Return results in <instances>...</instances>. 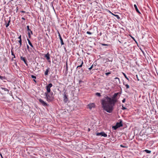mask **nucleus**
<instances>
[{"mask_svg":"<svg viewBox=\"0 0 158 158\" xmlns=\"http://www.w3.org/2000/svg\"><path fill=\"white\" fill-rule=\"evenodd\" d=\"M117 99H102L101 102L103 110L109 113H111L114 109Z\"/></svg>","mask_w":158,"mask_h":158,"instance_id":"f257e3e1","label":"nucleus"},{"mask_svg":"<svg viewBox=\"0 0 158 158\" xmlns=\"http://www.w3.org/2000/svg\"><path fill=\"white\" fill-rule=\"evenodd\" d=\"M78 61H79L80 63H81L80 65H77V68L76 71H77L80 74H82L84 70L82 68H81L82 67L83 62L82 60H81V59H78Z\"/></svg>","mask_w":158,"mask_h":158,"instance_id":"f03ea898","label":"nucleus"},{"mask_svg":"<svg viewBox=\"0 0 158 158\" xmlns=\"http://www.w3.org/2000/svg\"><path fill=\"white\" fill-rule=\"evenodd\" d=\"M52 86V84L50 83L48 84L46 87V88L47 89V92L45 93H50L51 89L50 88Z\"/></svg>","mask_w":158,"mask_h":158,"instance_id":"7ed1b4c3","label":"nucleus"},{"mask_svg":"<svg viewBox=\"0 0 158 158\" xmlns=\"http://www.w3.org/2000/svg\"><path fill=\"white\" fill-rule=\"evenodd\" d=\"M46 99H48V98H54L53 93L52 92L49 93H45Z\"/></svg>","mask_w":158,"mask_h":158,"instance_id":"20e7f679","label":"nucleus"},{"mask_svg":"<svg viewBox=\"0 0 158 158\" xmlns=\"http://www.w3.org/2000/svg\"><path fill=\"white\" fill-rule=\"evenodd\" d=\"M96 134L97 136H101L104 137H106L107 136V135L103 131L100 133H96Z\"/></svg>","mask_w":158,"mask_h":158,"instance_id":"39448f33","label":"nucleus"},{"mask_svg":"<svg viewBox=\"0 0 158 158\" xmlns=\"http://www.w3.org/2000/svg\"><path fill=\"white\" fill-rule=\"evenodd\" d=\"M44 57L46 58L48 62H51L50 54L49 52H48L46 54H45Z\"/></svg>","mask_w":158,"mask_h":158,"instance_id":"423d86ee","label":"nucleus"},{"mask_svg":"<svg viewBox=\"0 0 158 158\" xmlns=\"http://www.w3.org/2000/svg\"><path fill=\"white\" fill-rule=\"evenodd\" d=\"M121 94V92L120 91L115 93L113 95V97L112 99H116V98H118V96H120Z\"/></svg>","mask_w":158,"mask_h":158,"instance_id":"0eeeda50","label":"nucleus"},{"mask_svg":"<svg viewBox=\"0 0 158 158\" xmlns=\"http://www.w3.org/2000/svg\"><path fill=\"white\" fill-rule=\"evenodd\" d=\"M20 59L21 60H22L24 61V63L27 66L28 65L26 57H23L22 56H21Z\"/></svg>","mask_w":158,"mask_h":158,"instance_id":"6e6552de","label":"nucleus"},{"mask_svg":"<svg viewBox=\"0 0 158 158\" xmlns=\"http://www.w3.org/2000/svg\"><path fill=\"white\" fill-rule=\"evenodd\" d=\"M40 102L44 106H46L48 105L47 103L45 102L42 99H39Z\"/></svg>","mask_w":158,"mask_h":158,"instance_id":"1a4fd4ad","label":"nucleus"},{"mask_svg":"<svg viewBox=\"0 0 158 158\" xmlns=\"http://www.w3.org/2000/svg\"><path fill=\"white\" fill-rule=\"evenodd\" d=\"M116 125V126H117L118 128L122 127L123 125L122 120H120L119 122L117 123Z\"/></svg>","mask_w":158,"mask_h":158,"instance_id":"9d476101","label":"nucleus"},{"mask_svg":"<svg viewBox=\"0 0 158 158\" xmlns=\"http://www.w3.org/2000/svg\"><path fill=\"white\" fill-rule=\"evenodd\" d=\"M58 36L59 37L60 39V43L61 45H63L64 44V43L63 42V40L59 32H58Z\"/></svg>","mask_w":158,"mask_h":158,"instance_id":"9b49d317","label":"nucleus"},{"mask_svg":"<svg viewBox=\"0 0 158 158\" xmlns=\"http://www.w3.org/2000/svg\"><path fill=\"white\" fill-rule=\"evenodd\" d=\"M88 108L89 109H91L92 108L94 107L95 105L94 104L92 103L89 104L88 105Z\"/></svg>","mask_w":158,"mask_h":158,"instance_id":"f8f14e48","label":"nucleus"},{"mask_svg":"<svg viewBox=\"0 0 158 158\" xmlns=\"http://www.w3.org/2000/svg\"><path fill=\"white\" fill-rule=\"evenodd\" d=\"M68 63H67V61L66 62V70L64 72L65 74H67L68 73Z\"/></svg>","mask_w":158,"mask_h":158,"instance_id":"ddd939ff","label":"nucleus"},{"mask_svg":"<svg viewBox=\"0 0 158 158\" xmlns=\"http://www.w3.org/2000/svg\"><path fill=\"white\" fill-rule=\"evenodd\" d=\"M134 6L135 8V10L136 11V12L137 13H138L139 14H141V13L140 12V11H139V10L136 5V4H134Z\"/></svg>","mask_w":158,"mask_h":158,"instance_id":"4468645a","label":"nucleus"},{"mask_svg":"<svg viewBox=\"0 0 158 158\" xmlns=\"http://www.w3.org/2000/svg\"><path fill=\"white\" fill-rule=\"evenodd\" d=\"M9 20L8 21V22L6 24V27L7 28L10 25V19H11V17H10L9 18Z\"/></svg>","mask_w":158,"mask_h":158,"instance_id":"2eb2a0df","label":"nucleus"},{"mask_svg":"<svg viewBox=\"0 0 158 158\" xmlns=\"http://www.w3.org/2000/svg\"><path fill=\"white\" fill-rule=\"evenodd\" d=\"M50 70V68H48L46 70L44 73V75L45 76H47L48 75V72Z\"/></svg>","mask_w":158,"mask_h":158,"instance_id":"dca6fc26","label":"nucleus"},{"mask_svg":"<svg viewBox=\"0 0 158 158\" xmlns=\"http://www.w3.org/2000/svg\"><path fill=\"white\" fill-rule=\"evenodd\" d=\"M27 31H29L30 32H31V33L32 35L33 34V32L31 30V29L29 28V26L28 25H27Z\"/></svg>","mask_w":158,"mask_h":158,"instance_id":"f3484780","label":"nucleus"},{"mask_svg":"<svg viewBox=\"0 0 158 158\" xmlns=\"http://www.w3.org/2000/svg\"><path fill=\"white\" fill-rule=\"evenodd\" d=\"M123 85L126 86L127 89H129L130 87L129 85L128 84H126L124 82H123Z\"/></svg>","mask_w":158,"mask_h":158,"instance_id":"a211bd4d","label":"nucleus"},{"mask_svg":"<svg viewBox=\"0 0 158 158\" xmlns=\"http://www.w3.org/2000/svg\"><path fill=\"white\" fill-rule=\"evenodd\" d=\"M122 73L123 75L125 77V78L129 81H130V80L128 78L126 74L122 72Z\"/></svg>","mask_w":158,"mask_h":158,"instance_id":"6ab92c4d","label":"nucleus"},{"mask_svg":"<svg viewBox=\"0 0 158 158\" xmlns=\"http://www.w3.org/2000/svg\"><path fill=\"white\" fill-rule=\"evenodd\" d=\"M1 89H2V90H4L5 91H6V92H9V90L6 88H3V87H1Z\"/></svg>","mask_w":158,"mask_h":158,"instance_id":"aec40b11","label":"nucleus"},{"mask_svg":"<svg viewBox=\"0 0 158 158\" xmlns=\"http://www.w3.org/2000/svg\"><path fill=\"white\" fill-rule=\"evenodd\" d=\"M27 40L28 42V43L29 44V45L31 46H32V45H33L32 44V43H31V42L30 41V40H29V39L28 38H27Z\"/></svg>","mask_w":158,"mask_h":158,"instance_id":"412c9836","label":"nucleus"},{"mask_svg":"<svg viewBox=\"0 0 158 158\" xmlns=\"http://www.w3.org/2000/svg\"><path fill=\"white\" fill-rule=\"evenodd\" d=\"M112 14L113 15H114L115 17L116 18H117V19H120V18L118 15H115L114 14L112 13Z\"/></svg>","mask_w":158,"mask_h":158,"instance_id":"4be33fe9","label":"nucleus"},{"mask_svg":"<svg viewBox=\"0 0 158 158\" xmlns=\"http://www.w3.org/2000/svg\"><path fill=\"white\" fill-rule=\"evenodd\" d=\"M143 151L147 153H150L151 152V151L147 149H145L144 151Z\"/></svg>","mask_w":158,"mask_h":158,"instance_id":"5701e85b","label":"nucleus"},{"mask_svg":"<svg viewBox=\"0 0 158 158\" xmlns=\"http://www.w3.org/2000/svg\"><path fill=\"white\" fill-rule=\"evenodd\" d=\"M112 128L114 130H116L118 128V127L116 125H115L113 126L112 127Z\"/></svg>","mask_w":158,"mask_h":158,"instance_id":"b1692460","label":"nucleus"},{"mask_svg":"<svg viewBox=\"0 0 158 158\" xmlns=\"http://www.w3.org/2000/svg\"><path fill=\"white\" fill-rule=\"evenodd\" d=\"M95 95L98 97H100L101 96V94L99 93H96Z\"/></svg>","mask_w":158,"mask_h":158,"instance_id":"393cba45","label":"nucleus"},{"mask_svg":"<svg viewBox=\"0 0 158 158\" xmlns=\"http://www.w3.org/2000/svg\"><path fill=\"white\" fill-rule=\"evenodd\" d=\"M19 48H20L21 46H22V40H19Z\"/></svg>","mask_w":158,"mask_h":158,"instance_id":"a878e982","label":"nucleus"},{"mask_svg":"<svg viewBox=\"0 0 158 158\" xmlns=\"http://www.w3.org/2000/svg\"><path fill=\"white\" fill-rule=\"evenodd\" d=\"M27 48L28 52H31V51L30 50V48L29 47L28 45H27Z\"/></svg>","mask_w":158,"mask_h":158,"instance_id":"bb28decb","label":"nucleus"},{"mask_svg":"<svg viewBox=\"0 0 158 158\" xmlns=\"http://www.w3.org/2000/svg\"><path fill=\"white\" fill-rule=\"evenodd\" d=\"M0 79L2 80L5 79V77H3L0 75Z\"/></svg>","mask_w":158,"mask_h":158,"instance_id":"cd10ccee","label":"nucleus"},{"mask_svg":"<svg viewBox=\"0 0 158 158\" xmlns=\"http://www.w3.org/2000/svg\"><path fill=\"white\" fill-rule=\"evenodd\" d=\"M11 55L12 56H14V57L15 58V56L14 54V52L12 50L11 51Z\"/></svg>","mask_w":158,"mask_h":158,"instance_id":"c85d7f7f","label":"nucleus"},{"mask_svg":"<svg viewBox=\"0 0 158 158\" xmlns=\"http://www.w3.org/2000/svg\"><path fill=\"white\" fill-rule=\"evenodd\" d=\"M28 37L29 38H31V32H30L29 31H28Z\"/></svg>","mask_w":158,"mask_h":158,"instance_id":"c756f323","label":"nucleus"},{"mask_svg":"<svg viewBox=\"0 0 158 158\" xmlns=\"http://www.w3.org/2000/svg\"><path fill=\"white\" fill-rule=\"evenodd\" d=\"M31 77L32 78H33V79H36V77L34 75H31Z\"/></svg>","mask_w":158,"mask_h":158,"instance_id":"7c9ffc66","label":"nucleus"},{"mask_svg":"<svg viewBox=\"0 0 158 158\" xmlns=\"http://www.w3.org/2000/svg\"><path fill=\"white\" fill-rule=\"evenodd\" d=\"M64 99H68L67 96L65 94V93L64 94Z\"/></svg>","mask_w":158,"mask_h":158,"instance_id":"2f4dec72","label":"nucleus"},{"mask_svg":"<svg viewBox=\"0 0 158 158\" xmlns=\"http://www.w3.org/2000/svg\"><path fill=\"white\" fill-rule=\"evenodd\" d=\"M111 73L110 72H107L105 73V74L107 76H108L109 74H110Z\"/></svg>","mask_w":158,"mask_h":158,"instance_id":"473e14b6","label":"nucleus"},{"mask_svg":"<svg viewBox=\"0 0 158 158\" xmlns=\"http://www.w3.org/2000/svg\"><path fill=\"white\" fill-rule=\"evenodd\" d=\"M101 45L103 46H108L109 45H108V44H102Z\"/></svg>","mask_w":158,"mask_h":158,"instance_id":"72a5a7b5","label":"nucleus"},{"mask_svg":"<svg viewBox=\"0 0 158 158\" xmlns=\"http://www.w3.org/2000/svg\"><path fill=\"white\" fill-rule=\"evenodd\" d=\"M77 63H76V64H77L78 65H79L81 64V63H80L79 61H77Z\"/></svg>","mask_w":158,"mask_h":158,"instance_id":"f704fd0d","label":"nucleus"},{"mask_svg":"<svg viewBox=\"0 0 158 158\" xmlns=\"http://www.w3.org/2000/svg\"><path fill=\"white\" fill-rule=\"evenodd\" d=\"M86 33L87 34H88L89 35H91L92 34V33L91 32H90V31H87V32H86Z\"/></svg>","mask_w":158,"mask_h":158,"instance_id":"c9c22d12","label":"nucleus"},{"mask_svg":"<svg viewBox=\"0 0 158 158\" xmlns=\"http://www.w3.org/2000/svg\"><path fill=\"white\" fill-rule=\"evenodd\" d=\"M18 38L19 39V40H22L21 39V35H20Z\"/></svg>","mask_w":158,"mask_h":158,"instance_id":"e433bc0d","label":"nucleus"},{"mask_svg":"<svg viewBox=\"0 0 158 158\" xmlns=\"http://www.w3.org/2000/svg\"><path fill=\"white\" fill-rule=\"evenodd\" d=\"M127 109V108L124 107L123 106H122V109L123 110H125Z\"/></svg>","mask_w":158,"mask_h":158,"instance_id":"4c0bfd02","label":"nucleus"},{"mask_svg":"<svg viewBox=\"0 0 158 158\" xmlns=\"http://www.w3.org/2000/svg\"><path fill=\"white\" fill-rule=\"evenodd\" d=\"M93 67V65H92L89 68V70H91Z\"/></svg>","mask_w":158,"mask_h":158,"instance_id":"58836bf2","label":"nucleus"},{"mask_svg":"<svg viewBox=\"0 0 158 158\" xmlns=\"http://www.w3.org/2000/svg\"><path fill=\"white\" fill-rule=\"evenodd\" d=\"M68 99H64V102L65 103H66L68 102Z\"/></svg>","mask_w":158,"mask_h":158,"instance_id":"ea45409f","label":"nucleus"},{"mask_svg":"<svg viewBox=\"0 0 158 158\" xmlns=\"http://www.w3.org/2000/svg\"><path fill=\"white\" fill-rule=\"evenodd\" d=\"M14 64H15L16 65V66H17V63H16V60H14Z\"/></svg>","mask_w":158,"mask_h":158,"instance_id":"a19ab883","label":"nucleus"},{"mask_svg":"<svg viewBox=\"0 0 158 158\" xmlns=\"http://www.w3.org/2000/svg\"><path fill=\"white\" fill-rule=\"evenodd\" d=\"M114 79L115 80H118L119 81V79L118 77H116Z\"/></svg>","mask_w":158,"mask_h":158,"instance_id":"79ce46f5","label":"nucleus"},{"mask_svg":"<svg viewBox=\"0 0 158 158\" xmlns=\"http://www.w3.org/2000/svg\"><path fill=\"white\" fill-rule=\"evenodd\" d=\"M105 98H106V99H111L110 98H109V97H108L107 96H106V97H105Z\"/></svg>","mask_w":158,"mask_h":158,"instance_id":"37998d69","label":"nucleus"},{"mask_svg":"<svg viewBox=\"0 0 158 158\" xmlns=\"http://www.w3.org/2000/svg\"><path fill=\"white\" fill-rule=\"evenodd\" d=\"M120 147H122L123 148H125V146H123V145H120Z\"/></svg>","mask_w":158,"mask_h":158,"instance_id":"c03bdc74","label":"nucleus"},{"mask_svg":"<svg viewBox=\"0 0 158 158\" xmlns=\"http://www.w3.org/2000/svg\"><path fill=\"white\" fill-rule=\"evenodd\" d=\"M20 12L23 13H25V11H24L23 10H21V11H20Z\"/></svg>","mask_w":158,"mask_h":158,"instance_id":"a18cd8bd","label":"nucleus"},{"mask_svg":"<svg viewBox=\"0 0 158 158\" xmlns=\"http://www.w3.org/2000/svg\"><path fill=\"white\" fill-rule=\"evenodd\" d=\"M125 102V99H123V100H122V102L123 103H124Z\"/></svg>","mask_w":158,"mask_h":158,"instance_id":"49530a36","label":"nucleus"},{"mask_svg":"<svg viewBox=\"0 0 158 158\" xmlns=\"http://www.w3.org/2000/svg\"><path fill=\"white\" fill-rule=\"evenodd\" d=\"M4 21L5 22V24H6H6L7 23V21L6 20H5V19H4Z\"/></svg>","mask_w":158,"mask_h":158,"instance_id":"de8ad7c7","label":"nucleus"},{"mask_svg":"<svg viewBox=\"0 0 158 158\" xmlns=\"http://www.w3.org/2000/svg\"><path fill=\"white\" fill-rule=\"evenodd\" d=\"M52 99H47V100H48V101H49V102H50V101H51L52 100H51Z\"/></svg>","mask_w":158,"mask_h":158,"instance_id":"09e8293b","label":"nucleus"},{"mask_svg":"<svg viewBox=\"0 0 158 158\" xmlns=\"http://www.w3.org/2000/svg\"><path fill=\"white\" fill-rule=\"evenodd\" d=\"M21 19H23V20H25V18H24V17H22V18Z\"/></svg>","mask_w":158,"mask_h":158,"instance_id":"8fccbe9b","label":"nucleus"},{"mask_svg":"<svg viewBox=\"0 0 158 158\" xmlns=\"http://www.w3.org/2000/svg\"><path fill=\"white\" fill-rule=\"evenodd\" d=\"M33 81H34L36 83H37V81H36L35 79H33Z\"/></svg>","mask_w":158,"mask_h":158,"instance_id":"3c124183","label":"nucleus"},{"mask_svg":"<svg viewBox=\"0 0 158 158\" xmlns=\"http://www.w3.org/2000/svg\"><path fill=\"white\" fill-rule=\"evenodd\" d=\"M14 58H15L14 57V56L12 58V59H11V60L12 61V60H14Z\"/></svg>","mask_w":158,"mask_h":158,"instance_id":"603ef678","label":"nucleus"},{"mask_svg":"<svg viewBox=\"0 0 158 158\" xmlns=\"http://www.w3.org/2000/svg\"><path fill=\"white\" fill-rule=\"evenodd\" d=\"M31 47L33 48V49H35L34 47H33V45H32V46H31Z\"/></svg>","mask_w":158,"mask_h":158,"instance_id":"864d4df0","label":"nucleus"},{"mask_svg":"<svg viewBox=\"0 0 158 158\" xmlns=\"http://www.w3.org/2000/svg\"><path fill=\"white\" fill-rule=\"evenodd\" d=\"M0 154V156H1V157H2V158H3V156H2V154Z\"/></svg>","mask_w":158,"mask_h":158,"instance_id":"5fc2aeb1","label":"nucleus"},{"mask_svg":"<svg viewBox=\"0 0 158 158\" xmlns=\"http://www.w3.org/2000/svg\"><path fill=\"white\" fill-rule=\"evenodd\" d=\"M16 9H17V11L18 10V7H17Z\"/></svg>","mask_w":158,"mask_h":158,"instance_id":"6e6d98bb","label":"nucleus"},{"mask_svg":"<svg viewBox=\"0 0 158 158\" xmlns=\"http://www.w3.org/2000/svg\"><path fill=\"white\" fill-rule=\"evenodd\" d=\"M90 131V129L89 128L88 130V131Z\"/></svg>","mask_w":158,"mask_h":158,"instance_id":"4d7b16f0","label":"nucleus"},{"mask_svg":"<svg viewBox=\"0 0 158 158\" xmlns=\"http://www.w3.org/2000/svg\"><path fill=\"white\" fill-rule=\"evenodd\" d=\"M132 38H133L134 40H135V39H134V38L133 37H132Z\"/></svg>","mask_w":158,"mask_h":158,"instance_id":"13d9d810","label":"nucleus"},{"mask_svg":"<svg viewBox=\"0 0 158 158\" xmlns=\"http://www.w3.org/2000/svg\"><path fill=\"white\" fill-rule=\"evenodd\" d=\"M136 77H137L138 78L137 75H136Z\"/></svg>","mask_w":158,"mask_h":158,"instance_id":"bf43d9fd","label":"nucleus"},{"mask_svg":"<svg viewBox=\"0 0 158 158\" xmlns=\"http://www.w3.org/2000/svg\"><path fill=\"white\" fill-rule=\"evenodd\" d=\"M30 49H31V50H32V48H30Z\"/></svg>","mask_w":158,"mask_h":158,"instance_id":"052dcab7","label":"nucleus"},{"mask_svg":"<svg viewBox=\"0 0 158 158\" xmlns=\"http://www.w3.org/2000/svg\"><path fill=\"white\" fill-rule=\"evenodd\" d=\"M104 158H106V157H104Z\"/></svg>","mask_w":158,"mask_h":158,"instance_id":"680f3d73","label":"nucleus"}]
</instances>
